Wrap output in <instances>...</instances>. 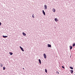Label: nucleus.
Listing matches in <instances>:
<instances>
[{
  "mask_svg": "<svg viewBox=\"0 0 75 75\" xmlns=\"http://www.w3.org/2000/svg\"><path fill=\"white\" fill-rule=\"evenodd\" d=\"M22 34L24 36H26V34L25 33L23 32L22 33Z\"/></svg>",
  "mask_w": 75,
  "mask_h": 75,
  "instance_id": "nucleus-5",
  "label": "nucleus"
},
{
  "mask_svg": "<svg viewBox=\"0 0 75 75\" xmlns=\"http://www.w3.org/2000/svg\"><path fill=\"white\" fill-rule=\"evenodd\" d=\"M1 25V23L0 22V25Z\"/></svg>",
  "mask_w": 75,
  "mask_h": 75,
  "instance_id": "nucleus-21",
  "label": "nucleus"
},
{
  "mask_svg": "<svg viewBox=\"0 0 75 75\" xmlns=\"http://www.w3.org/2000/svg\"><path fill=\"white\" fill-rule=\"evenodd\" d=\"M39 64H41V60H40V59H39Z\"/></svg>",
  "mask_w": 75,
  "mask_h": 75,
  "instance_id": "nucleus-6",
  "label": "nucleus"
},
{
  "mask_svg": "<svg viewBox=\"0 0 75 75\" xmlns=\"http://www.w3.org/2000/svg\"><path fill=\"white\" fill-rule=\"evenodd\" d=\"M74 75H75V74H74Z\"/></svg>",
  "mask_w": 75,
  "mask_h": 75,
  "instance_id": "nucleus-24",
  "label": "nucleus"
},
{
  "mask_svg": "<svg viewBox=\"0 0 75 75\" xmlns=\"http://www.w3.org/2000/svg\"><path fill=\"white\" fill-rule=\"evenodd\" d=\"M70 50H71L72 48V46H70Z\"/></svg>",
  "mask_w": 75,
  "mask_h": 75,
  "instance_id": "nucleus-13",
  "label": "nucleus"
},
{
  "mask_svg": "<svg viewBox=\"0 0 75 75\" xmlns=\"http://www.w3.org/2000/svg\"><path fill=\"white\" fill-rule=\"evenodd\" d=\"M70 69H73V67H70Z\"/></svg>",
  "mask_w": 75,
  "mask_h": 75,
  "instance_id": "nucleus-15",
  "label": "nucleus"
},
{
  "mask_svg": "<svg viewBox=\"0 0 75 75\" xmlns=\"http://www.w3.org/2000/svg\"><path fill=\"white\" fill-rule=\"evenodd\" d=\"M73 47H74V46H75V43H74L73 44Z\"/></svg>",
  "mask_w": 75,
  "mask_h": 75,
  "instance_id": "nucleus-18",
  "label": "nucleus"
},
{
  "mask_svg": "<svg viewBox=\"0 0 75 75\" xmlns=\"http://www.w3.org/2000/svg\"><path fill=\"white\" fill-rule=\"evenodd\" d=\"M47 45L48 47H51V45L48 44Z\"/></svg>",
  "mask_w": 75,
  "mask_h": 75,
  "instance_id": "nucleus-10",
  "label": "nucleus"
},
{
  "mask_svg": "<svg viewBox=\"0 0 75 75\" xmlns=\"http://www.w3.org/2000/svg\"><path fill=\"white\" fill-rule=\"evenodd\" d=\"M44 7L45 9V10H47V5H45Z\"/></svg>",
  "mask_w": 75,
  "mask_h": 75,
  "instance_id": "nucleus-2",
  "label": "nucleus"
},
{
  "mask_svg": "<svg viewBox=\"0 0 75 75\" xmlns=\"http://www.w3.org/2000/svg\"><path fill=\"white\" fill-rule=\"evenodd\" d=\"M45 72L46 73H47V69H45Z\"/></svg>",
  "mask_w": 75,
  "mask_h": 75,
  "instance_id": "nucleus-16",
  "label": "nucleus"
},
{
  "mask_svg": "<svg viewBox=\"0 0 75 75\" xmlns=\"http://www.w3.org/2000/svg\"><path fill=\"white\" fill-rule=\"evenodd\" d=\"M52 11H53L54 12H55V9L54 8H53V9H52Z\"/></svg>",
  "mask_w": 75,
  "mask_h": 75,
  "instance_id": "nucleus-11",
  "label": "nucleus"
},
{
  "mask_svg": "<svg viewBox=\"0 0 75 75\" xmlns=\"http://www.w3.org/2000/svg\"><path fill=\"white\" fill-rule=\"evenodd\" d=\"M62 68H65L63 66H62Z\"/></svg>",
  "mask_w": 75,
  "mask_h": 75,
  "instance_id": "nucleus-20",
  "label": "nucleus"
},
{
  "mask_svg": "<svg viewBox=\"0 0 75 75\" xmlns=\"http://www.w3.org/2000/svg\"><path fill=\"white\" fill-rule=\"evenodd\" d=\"M0 67H3V64H1L0 65Z\"/></svg>",
  "mask_w": 75,
  "mask_h": 75,
  "instance_id": "nucleus-19",
  "label": "nucleus"
},
{
  "mask_svg": "<svg viewBox=\"0 0 75 75\" xmlns=\"http://www.w3.org/2000/svg\"><path fill=\"white\" fill-rule=\"evenodd\" d=\"M43 55L45 58V59H46L47 58V55H46V54H43Z\"/></svg>",
  "mask_w": 75,
  "mask_h": 75,
  "instance_id": "nucleus-1",
  "label": "nucleus"
},
{
  "mask_svg": "<svg viewBox=\"0 0 75 75\" xmlns=\"http://www.w3.org/2000/svg\"><path fill=\"white\" fill-rule=\"evenodd\" d=\"M3 70H5L6 69V68L5 67H3Z\"/></svg>",
  "mask_w": 75,
  "mask_h": 75,
  "instance_id": "nucleus-17",
  "label": "nucleus"
},
{
  "mask_svg": "<svg viewBox=\"0 0 75 75\" xmlns=\"http://www.w3.org/2000/svg\"><path fill=\"white\" fill-rule=\"evenodd\" d=\"M20 48L21 50H22V51H24L23 47H22L21 46H20Z\"/></svg>",
  "mask_w": 75,
  "mask_h": 75,
  "instance_id": "nucleus-3",
  "label": "nucleus"
},
{
  "mask_svg": "<svg viewBox=\"0 0 75 75\" xmlns=\"http://www.w3.org/2000/svg\"><path fill=\"white\" fill-rule=\"evenodd\" d=\"M23 69H24V68H23Z\"/></svg>",
  "mask_w": 75,
  "mask_h": 75,
  "instance_id": "nucleus-22",
  "label": "nucleus"
},
{
  "mask_svg": "<svg viewBox=\"0 0 75 75\" xmlns=\"http://www.w3.org/2000/svg\"><path fill=\"white\" fill-rule=\"evenodd\" d=\"M3 37H4V38H7V37H8V36H7L3 35Z\"/></svg>",
  "mask_w": 75,
  "mask_h": 75,
  "instance_id": "nucleus-8",
  "label": "nucleus"
},
{
  "mask_svg": "<svg viewBox=\"0 0 75 75\" xmlns=\"http://www.w3.org/2000/svg\"><path fill=\"white\" fill-rule=\"evenodd\" d=\"M58 72V74H59V72Z\"/></svg>",
  "mask_w": 75,
  "mask_h": 75,
  "instance_id": "nucleus-23",
  "label": "nucleus"
},
{
  "mask_svg": "<svg viewBox=\"0 0 75 75\" xmlns=\"http://www.w3.org/2000/svg\"><path fill=\"white\" fill-rule=\"evenodd\" d=\"M32 17H33V18H34L35 17H34V14H33V15H32Z\"/></svg>",
  "mask_w": 75,
  "mask_h": 75,
  "instance_id": "nucleus-14",
  "label": "nucleus"
},
{
  "mask_svg": "<svg viewBox=\"0 0 75 75\" xmlns=\"http://www.w3.org/2000/svg\"><path fill=\"white\" fill-rule=\"evenodd\" d=\"M42 13L44 15H45V12H44V10L42 11Z\"/></svg>",
  "mask_w": 75,
  "mask_h": 75,
  "instance_id": "nucleus-9",
  "label": "nucleus"
},
{
  "mask_svg": "<svg viewBox=\"0 0 75 75\" xmlns=\"http://www.w3.org/2000/svg\"><path fill=\"white\" fill-rule=\"evenodd\" d=\"M9 54L11 55H13V53L9 52Z\"/></svg>",
  "mask_w": 75,
  "mask_h": 75,
  "instance_id": "nucleus-12",
  "label": "nucleus"
},
{
  "mask_svg": "<svg viewBox=\"0 0 75 75\" xmlns=\"http://www.w3.org/2000/svg\"><path fill=\"white\" fill-rule=\"evenodd\" d=\"M70 71H71V74H73V72H74V71H73V70H70Z\"/></svg>",
  "mask_w": 75,
  "mask_h": 75,
  "instance_id": "nucleus-7",
  "label": "nucleus"
},
{
  "mask_svg": "<svg viewBox=\"0 0 75 75\" xmlns=\"http://www.w3.org/2000/svg\"><path fill=\"white\" fill-rule=\"evenodd\" d=\"M54 20L55 21H56V22H57V21H58V19H57V18H55Z\"/></svg>",
  "mask_w": 75,
  "mask_h": 75,
  "instance_id": "nucleus-4",
  "label": "nucleus"
}]
</instances>
